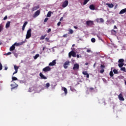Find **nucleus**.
Listing matches in <instances>:
<instances>
[{"mask_svg":"<svg viewBox=\"0 0 126 126\" xmlns=\"http://www.w3.org/2000/svg\"><path fill=\"white\" fill-rule=\"evenodd\" d=\"M32 32V30H31V29H30L27 31L26 39H29V38L31 37Z\"/></svg>","mask_w":126,"mask_h":126,"instance_id":"1","label":"nucleus"},{"mask_svg":"<svg viewBox=\"0 0 126 126\" xmlns=\"http://www.w3.org/2000/svg\"><path fill=\"white\" fill-rule=\"evenodd\" d=\"M68 56L70 59L71 58V56L73 57V58H75L76 57V53L73 51V49H72V50L69 53Z\"/></svg>","mask_w":126,"mask_h":126,"instance_id":"2","label":"nucleus"},{"mask_svg":"<svg viewBox=\"0 0 126 126\" xmlns=\"http://www.w3.org/2000/svg\"><path fill=\"white\" fill-rule=\"evenodd\" d=\"M69 63H70V62H69V61H66L64 63L63 66L65 69H66V68H67V67H68V65H69Z\"/></svg>","mask_w":126,"mask_h":126,"instance_id":"3","label":"nucleus"},{"mask_svg":"<svg viewBox=\"0 0 126 126\" xmlns=\"http://www.w3.org/2000/svg\"><path fill=\"white\" fill-rule=\"evenodd\" d=\"M73 70H77L79 69V64L78 63H75L73 67Z\"/></svg>","mask_w":126,"mask_h":126,"instance_id":"4","label":"nucleus"},{"mask_svg":"<svg viewBox=\"0 0 126 126\" xmlns=\"http://www.w3.org/2000/svg\"><path fill=\"white\" fill-rule=\"evenodd\" d=\"M43 71H44V72H48V71H51V67L50 66H48L45 67L43 69Z\"/></svg>","mask_w":126,"mask_h":126,"instance_id":"5","label":"nucleus"},{"mask_svg":"<svg viewBox=\"0 0 126 126\" xmlns=\"http://www.w3.org/2000/svg\"><path fill=\"white\" fill-rule=\"evenodd\" d=\"M67 5H68V1H67V0H66L63 2L62 4V7L64 8V7H66Z\"/></svg>","mask_w":126,"mask_h":126,"instance_id":"6","label":"nucleus"},{"mask_svg":"<svg viewBox=\"0 0 126 126\" xmlns=\"http://www.w3.org/2000/svg\"><path fill=\"white\" fill-rule=\"evenodd\" d=\"M96 22H97V23H104V19L103 18H97L96 19Z\"/></svg>","mask_w":126,"mask_h":126,"instance_id":"7","label":"nucleus"},{"mask_svg":"<svg viewBox=\"0 0 126 126\" xmlns=\"http://www.w3.org/2000/svg\"><path fill=\"white\" fill-rule=\"evenodd\" d=\"M11 88V90H13V89H15V88H17L18 87V85L16 84H12L10 85Z\"/></svg>","mask_w":126,"mask_h":126,"instance_id":"8","label":"nucleus"},{"mask_svg":"<svg viewBox=\"0 0 126 126\" xmlns=\"http://www.w3.org/2000/svg\"><path fill=\"white\" fill-rule=\"evenodd\" d=\"M118 98L120 101H125V98L123 96V94H122V93L119 94Z\"/></svg>","mask_w":126,"mask_h":126,"instance_id":"9","label":"nucleus"},{"mask_svg":"<svg viewBox=\"0 0 126 126\" xmlns=\"http://www.w3.org/2000/svg\"><path fill=\"white\" fill-rule=\"evenodd\" d=\"M56 63H57L56 60H53L52 62L49 63V65L50 66H54V65H56Z\"/></svg>","mask_w":126,"mask_h":126,"instance_id":"10","label":"nucleus"},{"mask_svg":"<svg viewBox=\"0 0 126 126\" xmlns=\"http://www.w3.org/2000/svg\"><path fill=\"white\" fill-rule=\"evenodd\" d=\"M25 42H27V40H25L24 41H23L21 43H15L14 44V46H20L21 45H22V44H24V43H25Z\"/></svg>","mask_w":126,"mask_h":126,"instance_id":"11","label":"nucleus"},{"mask_svg":"<svg viewBox=\"0 0 126 126\" xmlns=\"http://www.w3.org/2000/svg\"><path fill=\"white\" fill-rule=\"evenodd\" d=\"M93 21H87L86 22V24L88 26H91V25H93Z\"/></svg>","mask_w":126,"mask_h":126,"instance_id":"12","label":"nucleus"},{"mask_svg":"<svg viewBox=\"0 0 126 126\" xmlns=\"http://www.w3.org/2000/svg\"><path fill=\"white\" fill-rule=\"evenodd\" d=\"M39 76L41 78V79H47V77L45 76V75H43V73L42 72H40L39 73Z\"/></svg>","mask_w":126,"mask_h":126,"instance_id":"13","label":"nucleus"},{"mask_svg":"<svg viewBox=\"0 0 126 126\" xmlns=\"http://www.w3.org/2000/svg\"><path fill=\"white\" fill-rule=\"evenodd\" d=\"M38 15H40V10H38L34 13L33 15V17H37V16H38Z\"/></svg>","mask_w":126,"mask_h":126,"instance_id":"14","label":"nucleus"},{"mask_svg":"<svg viewBox=\"0 0 126 126\" xmlns=\"http://www.w3.org/2000/svg\"><path fill=\"white\" fill-rule=\"evenodd\" d=\"M27 24H28V22H25L24 23L23 26L22 27V30H23V31H24V30L25 29V27H26V26L27 25Z\"/></svg>","mask_w":126,"mask_h":126,"instance_id":"15","label":"nucleus"},{"mask_svg":"<svg viewBox=\"0 0 126 126\" xmlns=\"http://www.w3.org/2000/svg\"><path fill=\"white\" fill-rule=\"evenodd\" d=\"M126 8L121 10L119 12V14H124V13H126Z\"/></svg>","mask_w":126,"mask_h":126,"instance_id":"16","label":"nucleus"},{"mask_svg":"<svg viewBox=\"0 0 126 126\" xmlns=\"http://www.w3.org/2000/svg\"><path fill=\"white\" fill-rule=\"evenodd\" d=\"M82 74H84V75H86L87 78H89V74H88L87 71H83Z\"/></svg>","mask_w":126,"mask_h":126,"instance_id":"17","label":"nucleus"},{"mask_svg":"<svg viewBox=\"0 0 126 126\" xmlns=\"http://www.w3.org/2000/svg\"><path fill=\"white\" fill-rule=\"evenodd\" d=\"M106 5H107L109 8H113V7H114V4L113 3H107Z\"/></svg>","mask_w":126,"mask_h":126,"instance_id":"18","label":"nucleus"},{"mask_svg":"<svg viewBox=\"0 0 126 126\" xmlns=\"http://www.w3.org/2000/svg\"><path fill=\"white\" fill-rule=\"evenodd\" d=\"M100 34H101V32H98V34H96V35L97 36L98 40H100V41H102V42H104V41L103 40V39H102V38H101V37H100Z\"/></svg>","mask_w":126,"mask_h":126,"instance_id":"19","label":"nucleus"},{"mask_svg":"<svg viewBox=\"0 0 126 126\" xmlns=\"http://www.w3.org/2000/svg\"><path fill=\"white\" fill-rule=\"evenodd\" d=\"M89 8L91 10H95V6L93 4H91L90 5Z\"/></svg>","mask_w":126,"mask_h":126,"instance_id":"20","label":"nucleus"},{"mask_svg":"<svg viewBox=\"0 0 126 126\" xmlns=\"http://www.w3.org/2000/svg\"><path fill=\"white\" fill-rule=\"evenodd\" d=\"M62 90H63L65 95H66L67 94V89H66V88L62 87Z\"/></svg>","mask_w":126,"mask_h":126,"instance_id":"21","label":"nucleus"},{"mask_svg":"<svg viewBox=\"0 0 126 126\" xmlns=\"http://www.w3.org/2000/svg\"><path fill=\"white\" fill-rule=\"evenodd\" d=\"M15 49V46L14 44L12 45L10 47V51L11 52L12 51H14V50Z\"/></svg>","mask_w":126,"mask_h":126,"instance_id":"22","label":"nucleus"},{"mask_svg":"<svg viewBox=\"0 0 126 126\" xmlns=\"http://www.w3.org/2000/svg\"><path fill=\"white\" fill-rule=\"evenodd\" d=\"M117 32L115 31L114 30H111V33L112 34V35H117Z\"/></svg>","mask_w":126,"mask_h":126,"instance_id":"23","label":"nucleus"},{"mask_svg":"<svg viewBox=\"0 0 126 126\" xmlns=\"http://www.w3.org/2000/svg\"><path fill=\"white\" fill-rule=\"evenodd\" d=\"M15 80H18V81H19L18 79H17L16 77L12 76L11 82H12L13 81H15Z\"/></svg>","mask_w":126,"mask_h":126,"instance_id":"24","label":"nucleus"},{"mask_svg":"<svg viewBox=\"0 0 126 126\" xmlns=\"http://www.w3.org/2000/svg\"><path fill=\"white\" fill-rule=\"evenodd\" d=\"M9 26H10V22H7L6 24L5 27L6 28H9Z\"/></svg>","mask_w":126,"mask_h":126,"instance_id":"25","label":"nucleus"},{"mask_svg":"<svg viewBox=\"0 0 126 126\" xmlns=\"http://www.w3.org/2000/svg\"><path fill=\"white\" fill-rule=\"evenodd\" d=\"M125 60L123 59H121L118 61L119 63H124Z\"/></svg>","mask_w":126,"mask_h":126,"instance_id":"26","label":"nucleus"},{"mask_svg":"<svg viewBox=\"0 0 126 126\" xmlns=\"http://www.w3.org/2000/svg\"><path fill=\"white\" fill-rule=\"evenodd\" d=\"M3 30V25L0 24V32H1Z\"/></svg>","mask_w":126,"mask_h":126,"instance_id":"27","label":"nucleus"},{"mask_svg":"<svg viewBox=\"0 0 126 126\" xmlns=\"http://www.w3.org/2000/svg\"><path fill=\"white\" fill-rule=\"evenodd\" d=\"M39 8L38 6L33 7L32 9V11H35V10H37Z\"/></svg>","mask_w":126,"mask_h":126,"instance_id":"28","label":"nucleus"},{"mask_svg":"<svg viewBox=\"0 0 126 126\" xmlns=\"http://www.w3.org/2000/svg\"><path fill=\"white\" fill-rule=\"evenodd\" d=\"M125 63H119L118 64V66L120 68L123 67L124 66Z\"/></svg>","mask_w":126,"mask_h":126,"instance_id":"29","label":"nucleus"},{"mask_svg":"<svg viewBox=\"0 0 126 126\" xmlns=\"http://www.w3.org/2000/svg\"><path fill=\"white\" fill-rule=\"evenodd\" d=\"M39 57H40V55L36 54V55H35V56H33V59L34 60H37V59H38V58H39Z\"/></svg>","mask_w":126,"mask_h":126,"instance_id":"30","label":"nucleus"},{"mask_svg":"<svg viewBox=\"0 0 126 126\" xmlns=\"http://www.w3.org/2000/svg\"><path fill=\"white\" fill-rule=\"evenodd\" d=\"M51 14H52V12L49 11L47 14V17H51Z\"/></svg>","mask_w":126,"mask_h":126,"instance_id":"31","label":"nucleus"},{"mask_svg":"<svg viewBox=\"0 0 126 126\" xmlns=\"http://www.w3.org/2000/svg\"><path fill=\"white\" fill-rule=\"evenodd\" d=\"M99 103H100L101 104H102V103H104V105H106V103L105 102L104 99H102V100H99Z\"/></svg>","mask_w":126,"mask_h":126,"instance_id":"32","label":"nucleus"},{"mask_svg":"<svg viewBox=\"0 0 126 126\" xmlns=\"http://www.w3.org/2000/svg\"><path fill=\"white\" fill-rule=\"evenodd\" d=\"M113 72H114V73H115V74H118L119 73L118 70H117L116 69H113Z\"/></svg>","mask_w":126,"mask_h":126,"instance_id":"33","label":"nucleus"},{"mask_svg":"<svg viewBox=\"0 0 126 126\" xmlns=\"http://www.w3.org/2000/svg\"><path fill=\"white\" fill-rule=\"evenodd\" d=\"M89 0H84V2H83L84 5H85L86 4H87V2H88L89 1Z\"/></svg>","mask_w":126,"mask_h":126,"instance_id":"34","label":"nucleus"},{"mask_svg":"<svg viewBox=\"0 0 126 126\" xmlns=\"http://www.w3.org/2000/svg\"><path fill=\"white\" fill-rule=\"evenodd\" d=\"M109 75L111 76V77H113L114 76V73H113V71H111L109 73Z\"/></svg>","mask_w":126,"mask_h":126,"instance_id":"35","label":"nucleus"},{"mask_svg":"<svg viewBox=\"0 0 126 126\" xmlns=\"http://www.w3.org/2000/svg\"><path fill=\"white\" fill-rule=\"evenodd\" d=\"M14 67L15 70L18 71V68H19V67L15 65L14 66Z\"/></svg>","mask_w":126,"mask_h":126,"instance_id":"36","label":"nucleus"},{"mask_svg":"<svg viewBox=\"0 0 126 126\" xmlns=\"http://www.w3.org/2000/svg\"><path fill=\"white\" fill-rule=\"evenodd\" d=\"M46 88H49L50 87V83H47L45 85Z\"/></svg>","mask_w":126,"mask_h":126,"instance_id":"37","label":"nucleus"},{"mask_svg":"<svg viewBox=\"0 0 126 126\" xmlns=\"http://www.w3.org/2000/svg\"><path fill=\"white\" fill-rule=\"evenodd\" d=\"M120 69H121V70H122V71H124L125 72H126V67H121Z\"/></svg>","mask_w":126,"mask_h":126,"instance_id":"38","label":"nucleus"},{"mask_svg":"<svg viewBox=\"0 0 126 126\" xmlns=\"http://www.w3.org/2000/svg\"><path fill=\"white\" fill-rule=\"evenodd\" d=\"M91 42L92 43H95V42H96V39H95V38H92L91 39Z\"/></svg>","mask_w":126,"mask_h":126,"instance_id":"39","label":"nucleus"},{"mask_svg":"<svg viewBox=\"0 0 126 126\" xmlns=\"http://www.w3.org/2000/svg\"><path fill=\"white\" fill-rule=\"evenodd\" d=\"M46 35H42L41 37H40V40H44V39H45V37H46Z\"/></svg>","mask_w":126,"mask_h":126,"instance_id":"40","label":"nucleus"},{"mask_svg":"<svg viewBox=\"0 0 126 126\" xmlns=\"http://www.w3.org/2000/svg\"><path fill=\"white\" fill-rule=\"evenodd\" d=\"M73 30L70 29L69 30L68 34H73Z\"/></svg>","mask_w":126,"mask_h":126,"instance_id":"41","label":"nucleus"},{"mask_svg":"<svg viewBox=\"0 0 126 126\" xmlns=\"http://www.w3.org/2000/svg\"><path fill=\"white\" fill-rule=\"evenodd\" d=\"M13 54H14V56H15V57H16V58H18V54H17V53H13Z\"/></svg>","mask_w":126,"mask_h":126,"instance_id":"42","label":"nucleus"},{"mask_svg":"<svg viewBox=\"0 0 126 126\" xmlns=\"http://www.w3.org/2000/svg\"><path fill=\"white\" fill-rule=\"evenodd\" d=\"M1 69H2V64L0 62V70H1Z\"/></svg>","mask_w":126,"mask_h":126,"instance_id":"43","label":"nucleus"},{"mask_svg":"<svg viewBox=\"0 0 126 126\" xmlns=\"http://www.w3.org/2000/svg\"><path fill=\"white\" fill-rule=\"evenodd\" d=\"M90 52H91V49H87V53H90Z\"/></svg>","mask_w":126,"mask_h":126,"instance_id":"44","label":"nucleus"},{"mask_svg":"<svg viewBox=\"0 0 126 126\" xmlns=\"http://www.w3.org/2000/svg\"><path fill=\"white\" fill-rule=\"evenodd\" d=\"M104 71H105V70H104V69H102L100 71V73H103V72H104Z\"/></svg>","mask_w":126,"mask_h":126,"instance_id":"45","label":"nucleus"},{"mask_svg":"<svg viewBox=\"0 0 126 126\" xmlns=\"http://www.w3.org/2000/svg\"><path fill=\"white\" fill-rule=\"evenodd\" d=\"M20 83L23 84L24 83V81L23 80H19Z\"/></svg>","mask_w":126,"mask_h":126,"instance_id":"46","label":"nucleus"},{"mask_svg":"<svg viewBox=\"0 0 126 126\" xmlns=\"http://www.w3.org/2000/svg\"><path fill=\"white\" fill-rule=\"evenodd\" d=\"M45 40L47 42H50V40H49V38L46 37Z\"/></svg>","mask_w":126,"mask_h":126,"instance_id":"47","label":"nucleus"},{"mask_svg":"<svg viewBox=\"0 0 126 126\" xmlns=\"http://www.w3.org/2000/svg\"><path fill=\"white\" fill-rule=\"evenodd\" d=\"M63 37H64V38H67V34H65L63 35Z\"/></svg>","mask_w":126,"mask_h":126,"instance_id":"48","label":"nucleus"},{"mask_svg":"<svg viewBox=\"0 0 126 126\" xmlns=\"http://www.w3.org/2000/svg\"><path fill=\"white\" fill-rule=\"evenodd\" d=\"M48 18H46L45 19H44V22H47V21H48Z\"/></svg>","mask_w":126,"mask_h":126,"instance_id":"49","label":"nucleus"},{"mask_svg":"<svg viewBox=\"0 0 126 126\" xmlns=\"http://www.w3.org/2000/svg\"><path fill=\"white\" fill-rule=\"evenodd\" d=\"M52 31V30L51 29H49L47 31V33H50Z\"/></svg>","mask_w":126,"mask_h":126,"instance_id":"50","label":"nucleus"},{"mask_svg":"<svg viewBox=\"0 0 126 126\" xmlns=\"http://www.w3.org/2000/svg\"><path fill=\"white\" fill-rule=\"evenodd\" d=\"M6 19H7V16H5L3 18V20H6Z\"/></svg>","mask_w":126,"mask_h":126,"instance_id":"51","label":"nucleus"},{"mask_svg":"<svg viewBox=\"0 0 126 126\" xmlns=\"http://www.w3.org/2000/svg\"><path fill=\"white\" fill-rule=\"evenodd\" d=\"M18 71H16V70H15V71L13 72V75H14V74H15L16 73H17Z\"/></svg>","mask_w":126,"mask_h":126,"instance_id":"52","label":"nucleus"},{"mask_svg":"<svg viewBox=\"0 0 126 126\" xmlns=\"http://www.w3.org/2000/svg\"><path fill=\"white\" fill-rule=\"evenodd\" d=\"M6 55H7L8 56L9 55H11V52H8L6 54Z\"/></svg>","mask_w":126,"mask_h":126,"instance_id":"53","label":"nucleus"},{"mask_svg":"<svg viewBox=\"0 0 126 126\" xmlns=\"http://www.w3.org/2000/svg\"><path fill=\"white\" fill-rule=\"evenodd\" d=\"M100 67H101V68H104V67H105V65H100Z\"/></svg>","mask_w":126,"mask_h":126,"instance_id":"54","label":"nucleus"},{"mask_svg":"<svg viewBox=\"0 0 126 126\" xmlns=\"http://www.w3.org/2000/svg\"><path fill=\"white\" fill-rule=\"evenodd\" d=\"M76 57L78 59L79 58H81V56H80L79 55H78V54L77 55Z\"/></svg>","mask_w":126,"mask_h":126,"instance_id":"55","label":"nucleus"},{"mask_svg":"<svg viewBox=\"0 0 126 126\" xmlns=\"http://www.w3.org/2000/svg\"><path fill=\"white\" fill-rule=\"evenodd\" d=\"M58 26H60L61 25V22H59L57 24Z\"/></svg>","mask_w":126,"mask_h":126,"instance_id":"56","label":"nucleus"},{"mask_svg":"<svg viewBox=\"0 0 126 126\" xmlns=\"http://www.w3.org/2000/svg\"><path fill=\"white\" fill-rule=\"evenodd\" d=\"M114 29H118V28L117 27V26L115 25L114 26Z\"/></svg>","mask_w":126,"mask_h":126,"instance_id":"57","label":"nucleus"},{"mask_svg":"<svg viewBox=\"0 0 126 126\" xmlns=\"http://www.w3.org/2000/svg\"><path fill=\"white\" fill-rule=\"evenodd\" d=\"M90 90H91V91H92V90H94V88H90Z\"/></svg>","mask_w":126,"mask_h":126,"instance_id":"58","label":"nucleus"},{"mask_svg":"<svg viewBox=\"0 0 126 126\" xmlns=\"http://www.w3.org/2000/svg\"><path fill=\"white\" fill-rule=\"evenodd\" d=\"M63 17H62L60 18V21H62V20H63Z\"/></svg>","mask_w":126,"mask_h":126,"instance_id":"59","label":"nucleus"},{"mask_svg":"<svg viewBox=\"0 0 126 126\" xmlns=\"http://www.w3.org/2000/svg\"><path fill=\"white\" fill-rule=\"evenodd\" d=\"M7 68H8L7 67H5V68H4V70H7Z\"/></svg>","mask_w":126,"mask_h":126,"instance_id":"60","label":"nucleus"},{"mask_svg":"<svg viewBox=\"0 0 126 126\" xmlns=\"http://www.w3.org/2000/svg\"><path fill=\"white\" fill-rule=\"evenodd\" d=\"M52 50L53 52H55V49H54V47H53L52 48Z\"/></svg>","mask_w":126,"mask_h":126,"instance_id":"61","label":"nucleus"},{"mask_svg":"<svg viewBox=\"0 0 126 126\" xmlns=\"http://www.w3.org/2000/svg\"><path fill=\"white\" fill-rule=\"evenodd\" d=\"M29 92H32V91H31V88L29 89Z\"/></svg>","mask_w":126,"mask_h":126,"instance_id":"62","label":"nucleus"},{"mask_svg":"<svg viewBox=\"0 0 126 126\" xmlns=\"http://www.w3.org/2000/svg\"><path fill=\"white\" fill-rule=\"evenodd\" d=\"M74 28H75V29H77V27H76V26H74Z\"/></svg>","mask_w":126,"mask_h":126,"instance_id":"63","label":"nucleus"},{"mask_svg":"<svg viewBox=\"0 0 126 126\" xmlns=\"http://www.w3.org/2000/svg\"><path fill=\"white\" fill-rule=\"evenodd\" d=\"M70 90H71V91H73V90H74L73 89H72V88H71Z\"/></svg>","mask_w":126,"mask_h":126,"instance_id":"64","label":"nucleus"}]
</instances>
